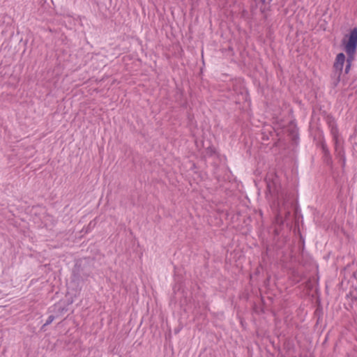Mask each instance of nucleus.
<instances>
[{"mask_svg":"<svg viewBox=\"0 0 357 357\" xmlns=\"http://www.w3.org/2000/svg\"><path fill=\"white\" fill-rule=\"evenodd\" d=\"M93 261L90 258L77 259L73 268V278L74 282L79 283L86 280L93 271Z\"/></svg>","mask_w":357,"mask_h":357,"instance_id":"1","label":"nucleus"},{"mask_svg":"<svg viewBox=\"0 0 357 357\" xmlns=\"http://www.w3.org/2000/svg\"><path fill=\"white\" fill-rule=\"evenodd\" d=\"M342 45L347 55L345 62L351 64L357 52V27L353 28L345 35L342 40Z\"/></svg>","mask_w":357,"mask_h":357,"instance_id":"2","label":"nucleus"},{"mask_svg":"<svg viewBox=\"0 0 357 357\" xmlns=\"http://www.w3.org/2000/svg\"><path fill=\"white\" fill-rule=\"evenodd\" d=\"M295 207L293 202H289L283 199L282 202H278V209L275 215V223L279 226L284 224V218H288L291 215V208Z\"/></svg>","mask_w":357,"mask_h":357,"instance_id":"3","label":"nucleus"},{"mask_svg":"<svg viewBox=\"0 0 357 357\" xmlns=\"http://www.w3.org/2000/svg\"><path fill=\"white\" fill-rule=\"evenodd\" d=\"M345 63V55L340 52L337 54L335 62L333 63V70L331 75L333 86H337L339 82L342 81V69Z\"/></svg>","mask_w":357,"mask_h":357,"instance_id":"4","label":"nucleus"},{"mask_svg":"<svg viewBox=\"0 0 357 357\" xmlns=\"http://www.w3.org/2000/svg\"><path fill=\"white\" fill-rule=\"evenodd\" d=\"M320 147L323 153L324 162L328 166L332 167L333 160L331 153L327 147L326 142L322 140L320 142Z\"/></svg>","mask_w":357,"mask_h":357,"instance_id":"5","label":"nucleus"},{"mask_svg":"<svg viewBox=\"0 0 357 357\" xmlns=\"http://www.w3.org/2000/svg\"><path fill=\"white\" fill-rule=\"evenodd\" d=\"M332 135H333V140H334V143H335V155H336V157L338 158L340 160L342 158H345V156H344V153L342 148L341 146H340L338 139H337V137L336 136V129L334 128H332Z\"/></svg>","mask_w":357,"mask_h":357,"instance_id":"6","label":"nucleus"},{"mask_svg":"<svg viewBox=\"0 0 357 357\" xmlns=\"http://www.w3.org/2000/svg\"><path fill=\"white\" fill-rule=\"evenodd\" d=\"M284 349H286V352L287 353V355H291V352L294 353L295 348H294V344H292L289 342H284Z\"/></svg>","mask_w":357,"mask_h":357,"instance_id":"7","label":"nucleus"},{"mask_svg":"<svg viewBox=\"0 0 357 357\" xmlns=\"http://www.w3.org/2000/svg\"><path fill=\"white\" fill-rule=\"evenodd\" d=\"M327 121L331 130L333 128L336 129V136L337 137V128L335 123V119L331 116H328Z\"/></svg>","mask_w":357,"mask_h":357,"instance_id":"8","label":"nucleus"},{"mask_svg":"<svg viewBox=\"0 0 357 357\" xmlns=\"http://www.w3.org/2000/svg\"><path fill=\"white\" fill-rule=\"evenodd\" d=\"M351 64L346 63L344 73L342 72V82H344L347 79L346 75H347L351 69Z\"/></svg>","mask_w":357,"mask_h":357,"instance_id":"9","label":"nucleus"},{"mask_svg":"<svg viewBox=\"0 0 357 357\" xmlns=\"http://www.w3.org/2000/svg\"><path fill=\"white\" fill-rule=\"evenodd\" d=\"M54 315H50L47 318V319L46 320V322L43 325L41 329L42 330H44L45 329V327L49 324H50L54 319Z\"/></svg>","mask_w":357,"mask_h":357,"instance_id":"10","label":"nucleus"},{"mask_svg":"<svg viewBox=\"0 0 357 357\" xmlns=\"http://www.w3.org/2000/svg\"><path fill=\"white\" fill-rule=\"evenodd\" d=\"M269 8L270 7H267L266 6V4H264V5H261L260 6V11L261 13L264 15V18H266V11L269 10Z\"/></svg>","mask_w":357,"mask_h":357,"instance_id":"11","label":"nucleus"},{"mask_svg":"<svg viewBox=\"0 0 357 357\" xmlns=\"http://www.w3.org/2000/svg\"><path fill=\"white\" fill-rule=\"evenodd\" d=\"M55 307L56 308L57 312L61 314H62L63 313L68 311V308L66 306L61 307L60 305H58V306H56Z\"/></svg>","mask_w":357,"mask_h":357,"instance_id":"12","label":"nucleus"},{"mask_svg":"<svg viewBox=\"0 0 357 357\" xmlns=\"http://www.w3.org/2000/svg\"><path fill=\"white\" fill-rule=\"evenodd\" d=\"M345 160H346L345 158H342V159L340 160V162H342V167H344V165H345Z\"/></svg>","mask_w":357,"mask_h":357,"instance_id":"13","label":"nucleus"},{"mask_svg":"<svg viewBox=\"0 0 357 357\" xmlns=\"http://www.w3.org/2000/svg\"><path fill=\"white\" fill-rule=\"evenodd\" d=\"M260 1H261V5L266 4V0H261Z\"/></svg>","mask_w":357,"mask_h":357,"instance_id":"14","label":"nucleus"},{"mask_svg":"<svg viewBox=\"0 0 357 357\" xmlns=\"http://www.w3.org/2000/svg\"><path fill=\"white\" fill-rule=\"evenodd\" d=\"M256 7H257V6H256L255 7L252 6L251 12H252V13H254V10L256 9Z\"/></svg>","mask_w":357,"mask_h":357,"instance_id":"15","label":"nucleus"},{"mask_svg":"<svg viewBox=\"0 0 357 357\" xmlns=\"http://www.w3.org/2000/svg\"><path fill=\"white\" fill-rule=\"evenodd\" d=\"M279 355L280 357H287L286 355L281 354L280 352L279 353Z\"/></svg>","mask_w":357,"mask_h":357,"instance_id":"16","label":"nucleus"},{"mask_svg":"<svg viewBox=\"0 0 357 357\" xmlns=\"http://www.w3.org/2000/svg\"><path fill=\"white\" fill-rule=\"evenodd\" d=\"M290 357H296V356H294V355H293V356H290Z\"/></svg>","mask_w":357,"mask_h":357,"instance_id":"17","label":"nucleus"}]
</instances>
